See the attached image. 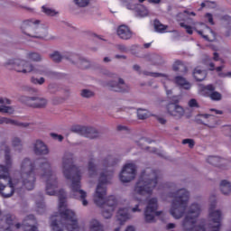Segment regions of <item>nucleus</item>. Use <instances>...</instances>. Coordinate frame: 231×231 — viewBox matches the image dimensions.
Listing matches in <instances>:
<instances>
[{"label": "nucleus", "mask_w": 231, "mask_h": 231, "mask_svg": "<svg viewBox=\"0 0 231 231\" xmlns=\"http://www.w3.org/2000/svg\"><path fill=\"white\" fill-rule=\"evenodd\" d=\"M15 110L12 106H0V113H6L7 115H14Z\"/></svg>", "instance_id": "obj_44"}, {"label": "nucleus", "mask_w": 231, "mask_h": 231, "mask_svg": "<svg viewBox=\"0 0 231 231\" xmlns=\"http://www.w3.org/2000/svg\"><path fill=\"white\" fill-rule=\"evenodd\" d=\"M216 88L212 85H208L206 87H203V91H208V97L211 98V100H221L223 97L221 96V93L215 91Z\"/></svg>", "instance_id": "obj_23"}, {"label": "nucleus", "mask_w": 231, "mask_h": 231, "mask_svg": "<svg viewBox=\"0 0 231 231\" xmlns=\"http://www.w3.org/2000/svg\"><path fill=\"white\" fill-rule=\"evenodd\" d=\"M207 162L210 165H215L216 167H217V165H219V163H221V162H223V160H221L217 156H209V157H208Z\"/></svg>", "instance_id": "obj_39"}, {"label": "nucleus", "mask_w": 231, "mask_h": 231, "mask_svg": "<svg viewBox=\"0 0 231 231\" xmlns=\"http://www.w3.org/2000/svg\"><path fill=\"white\" fill-rule=\"evenodd\" d=\"M182 143L183 145L188 144L189 149H193L196 143L194 142V139H184L182 140Z\"/></svg>", "instance_id": "obj_50"}, {"label": "nucleus", "mask_w": 231, "mask_h": 231, "mask_svg": "<svg viewBox=\"0 0 231 231\" xmlns=\"http://www.w3.org/2000/svg\"><path fill=\"white\" fill-rule=\"evenodd\" d=\"M170 198H173L170 214L174 219H181L187 212L189 208V201H190V192L187 189H180L174 192L170 193Z\"/></svg>", "instance_id": "obj_6"}, {"label": "nucleus", "mask_w": 231, "mask_h": 231, "mask_svg": "<svg viewBox=\"0 0 231 231\" xmlns=\"http://www.w3.org/2000/svg\"><path fill=\"white\" fill-rule=\"evenodd\" d=\"M81 134L87 138H90V140L98 138V136H100V133H98L97 130L93 127H82Z\"/></svg>", "instance_id": "obj_24"}, {"label": "nucleus", "mask_w": 231, "mask_h": 231, "mask_svg": "<svg viewBox=\"0 0 231 231\" xmlns=\"http://www.w3.org/2000/svg\"><path fill=\"white\" fill-rule=\"evenodd\" d=\"M193 77L197 82H201L207 79V72L199 68H196L193 71Z\"/></svg>", "instance_id": "obj_27"}, {"label": "nucleus", "mask_w": 231, "mask_h": 231, "mask_svg": "<svg viewBox=\"0 0 231 231\" xmlns=\"http://www.w3.org/2000/svg\"><path fill=\"white\" fill-rule=\"evenodd\" d=\"M206 17H207L208 23H211L212 25H214V17L212 16V14H210V13L206 14Z\"/></svg>", "instance_id": "obj_58"}, {"label": "nucleus", "mask_w": 231, "mask_h": 231, "mask_svg": "<svg viewBox=\"0 0 231 231\" xmlns=\"http://www.w3.org/2000/svg\"><path fill=\"white\" fill-rule=\"evenodd\" d=\"M220 190L225 196H228L231 192V184L226 180H222L220 183Z\"/></svg>", "instance_id": "obj_31"}, {"label": "nucleus", "mask_w": 231, "mask_h": 231, "mask_svg": "<svg viewBox=\"0 0 231 231\" xmlns=\"http://www.w3.org/2000/svg\"><path fill=\"white\" fill-rule=\"evenodd\" d=\"M143 74H144L146 77H153L154 79H158V77H162L163 79H166V80H169V75L163 73L143 71Z\"/></svg>", "instance_id": "obj_35"}, {"label": "nucleus", "mask_w": 231, "mask_h": 231, "mask_svg": "<svg viewBox=\"0 0 231 231\" xmlns=\"http://www.w3.org/2000/svg\"><path fill=\"white\" fill-rule=\"evenodd\" d=\"M193 231H206V230H205V226H196L193 228Z\"/></svg>", "instance_id": "obj_61"}, {"label": "nucleus", "mask_w": 231, "mask_h": 231, "mask_svg": "<svg viewBox=\"0 0 231 231\" xmlns=\"http://www.w3.org/2000/svg\"><path fill=\"white\" fill-rule=\"evenodd\" d=\"M4 221L5 223V226L0 227V231H10V226H14V225H15V217L11 214L5 215Z\"/></svg>", "instance_id": "obj_25"}, {"label": "nucleus", "mask_w": 231, "mask_h": 231, "mask_svg": "<svg viewBox=\"0 0 231 231\" xmlns=\"http://www.w3.org/2000/svg\"><path fill=\"white\" fill-rule=\"evenodd\" d=\"M44 82H46V79L44 78H35V77H32L31 78V83L34 84L35 86H42V84H44Z\"/></svg>", "instance_id": "obj_43"}, {"label": "nucleus", "mask_w": 231, "mask_h": 231, "mask_svg": "<svg viewBox=\"0 0 231 231\" xmlns=\"http://www.w3.org/2000/svg\"><path fill=\"white\" fill-rule=\"evenodd\" d=\"M107 88L110 91L115 93H129L131 87L122 78H118V80H111L107 83Z\"/></svg>", "instance_id": "obj_16"}, {"label": "nucleus", "mask_w": 231, "mask_h": 231, "mask_svg": "<svg viewBox=\"0 0 231 231\" xmlns=\"http://www.w3.org/2000/svg\"><path fill=\"white\" fill-rule=\"evenodd\" d=\"M153 26L155 32H158L159 33H163L168 28L167 25L162 24L160 20H154Z\"/></svg>", "instance_id": "obj_33"}, {"label": "nucleus", "mask_w": 231, "mask_h": 231, "mask_svg": "<svg viewBox=\"0 0 231 231\" xmlns=\"http://www.w3.org/2000/svg\"><path fill=\"white\" fill-rule=\"evenodd\" d=\"M188 106H189V107H191V108H193V107L199 108V103H198V100H196V98H191L188 102Z\"/></svg>", "instance_id": "obj_52"}, {"label": "nucleus", "mask_w": 231, "mask_h": 231, "mask_svg": "<svg viewBox=\"0 0 231 231\" xmlns=\"http://www.w3.org/2000/svg\"><path fill=\"white\" fill-rule=\"evenodd\" d=\"M3 185V189H0V194L3 198H12V196H14V192H15V189L20 188L19 184L12 179L11 182H5Z\"/></svg>", "instance_id": "obj_19"}, {"label": "nucleus", "mask_w": 231, "mask_h": 231, "mask_svg": "<svg viewBox=\"0 0 231 231\" xmlns=\"http://www.w3.org/2000/svg\"><path fill=\"white\" fill-rule=\"evenodd\" d=\"M180 100L168 103L165 106L166 115L175 120H181L185 116V108L179 104Z\"/></svg>", "instance_id": "obj_14"}, {"label": "nucleus", "mask_w": 231, "mask_h": 231, "mask_svg": "<svg viewBox=\"0 0 231 231\" xmlns=\"http://www.w3.org/2000/svg\"><path fill=\"white\" fill-rule=\"evenodd\" d=\"M113 212H115L113 208L103 207L102 216L105 219H111L113 217Z\"/></svg>", "instance_id": "obj_34"}, {"label": "nucleus", "mask_w": 231, "mask_h": 231, "mask_svg": "<svg viewBox=\"0 0 231 231\" xmlns=\"http://www.w3.org/2000/svg\"><path fill=\"white\" fill-rule=\"evenodd\" d=\"M136 174H138V167L133 162L126 163L123 166L120 173L119 180L121 183H131L134 180H136Z\"/></svg>", "instance_id": "obj_11"}, {"label": "nucleus", "mask_w": 231, "mask_h": 231, "mask_svg": "<svg viewBox=\"0 0 231 231\" xmlns=\"http://www.w3.org/2000/svg\"><path fill=\"white\" fill-rule=\"evenodd\" d=\"M64 97H54L51 99V102L54 106H59V104H62V102H64Z\"/></svg>", "instance_id": "obj_51"}, {"label": "nucleus", "mask_w": 231, "mask_h": 231, "mask_svg": "<svg viewBox=\"0 0 231 231\" xmlns=\"http://www.w3.org/2000/svg\"><path fill=\"white\" fill-rule=\"evenodd\" d=\"M209 116H212L211 115H208V114H204V115H198L195 117L196 122H198V124H203V125H208L207 124H205L204 120H207V118H208Z\"/></svg>", "instance_id": "obj_42"}, {"label": "nucleus", "mask_w": 231, "mask_h": 231, "mask_svg": "<svg viewBox=\"0 0 231 231\" xmlns=\"http://www.w3.org/2000/svg\"><path fill=\"white\" fill-rule=\"evenodd\" d=\"M75 5L79 8H86L89 5V0H74Z\"/></svg>", "instance_id": "obj_48"}, {"label": "nucleus", "mask_w": 231, "mask_h": 231, "mask_svg": "<svg viewBox=\"0 0 231 231\" xmlns=\"http://www.w3.org/2000/svg\"><path fill=\"white\" fill-rule=\"evenodd\" d=\"M117 35L123 41H129L133 37V32L127 27V25H120L117 28Z\"/></svg>", "instance_id": "obj_21"}, {"label": "nucleus", "mask_w": 231, "mask_h": 231, "mask_svg": "<svg viewBox=\"0 0 231 231\" xmlns=\"http://www.w3.org/2000/svg\"><path fill=\"white\" fill-rule=\"evenodd\" d=\"M136 13L139 15V17H147V15H149V9H147V7L143 5H140L136 9Z\"/></svg>", "instance_id": "obj_38"}, {"label": "nucleus", "mask_w": 231, "mask_h": 231, "mask_svg": "<svg viewBox=\"0 0 231 231\" xmlns=\"http://www.w3.org/2000/svg\"><path fill=\"white\" fill-rule=\"evenodd\" d=\"M148 60L152 62L154 66H161V64H163V59L160 55H150L148 58Z\"/></svg>", "instance_id": "obj_32"}, {"label": "nucleus", "mask_w": 231, "mask_h": 231, "mask_svg": "<svg viewBox=\"0 0 231 231\" xmlns=\"http://www.w3.org/2000/svg\"><path fill=\"white\" fill-rule=\"evenodd\" d=\"M37 208H38V212L40 214H42L46 209V205H44V203L42 202L37 203Z\"/></svg>", "instance_id": "obj_55"}, {"label": "nucleus", "mask_w": 231, "mask_h": 231, "mask_svg": "<svg viewBox=\"0 0 231 231\" xmlns=\"http://www.w3.org/2000/svg\"><path fill=\"white\" fill-rule=\"evenodd\" d=\"M160 176V171L152 168L143 170L134 187L132 193L133 198H136V195L145 196V194H152V190H154L156 185H158Z\"/></svg>", "instance_id": "obj_4"}, {"label": "nucleus", "mask_w": 231, "mask_h": 231, "mask_svg": "<svg viewBox=\"0 0 231 231\" xmlns=\"http://www.w3.org/2000/svg\"><path fill=\"white\" fill-rule=\"evenodd\" d=\"M89 231H104V226L97 219H92L89 224Z\"/></svg>", "instance_id": "obj_29"}, {"label": "nucleus", "mask_w": 231, "mask_h": 231, "mask_svg": "<svg viewBox=\"0 0 231 231\" xmlns=\"http://www.w3.org/2000/svg\"><path fill=\"white\" fill-rule=\"evenodd\" d=\"M4 68L6 69H13L17 73H23V75L36 73L37 75H44L45 77H48L51 73L46 67H44V65H35L26 60L19 58L8 59L4 63Z\"/></svg>", "instance_id": "obj_5"}, {"label": "nucleus", "mask_w": 231, "mask_h": 231, "mask_svg": "<svg viewBox=\"0 0 231 231\" xmlns=\"http://www.w3.org/2000/svg\"><path fill=\"white\" fill-rule=\"evenodd\" d=\"M128 10H135L136 5L133 3L134 0H121Z\"/></svg>", "instance_id": "obj_45"}, {"label": "nucleus", "mask_w": 231, "mask_h": 231, "mask_svg": "<svg viewBox=\"0 0 231 231\" xmlns=\"http://www.w3.org/2000/svg\"><path fill=\"white\" fill-rule=\"evenodd\" d=\"M51 136L54 138V140H58V142H62V140H64L62 135H59L57 134H51Z\"/></svg>", "instance_id": "obj_56"}, {"label": "nucleus", "mask_w": 231, "mask_h": 231, "mask_svg": "<svg viewBox=\"0 0 231 231\" xmlns=\"http://www.w3.org/2000/svg\"><path fill=\"white\" fill-rule=\"evenodd\" d=\"M132 212L135 213V212H142V208H140V202H138V204H136L134 207H133L131 208Z\"/></svg>", "instance_id": "obj_57"}, {"label": "nucleus", "mask_w": 231, "mask_h": 231, "mask_svg": "<svg viewBox=\"0 0 231 231\" xmlns=\"http://www.w3.org/2000/svg\"><path fill=\"white\" fill-rule=\"evenodd\" d=\"M13 147H23V139L21 137H14L12 139Z\"/></svg>", "instance_id": "obj_46"}, {"label": "nucleus", "mask_w": 231, "mask_h": 231, "mask_svg": "<svg viewBox=\"0 0 231 231\" xmlns=\"http://www.w3.org/2000/svg\"><path fill=\"white\" fill-rule=\"evenodd\" d=\"M116 217L117 221H119L120 225H123V223H125L127 219H131L129 209H127L126 208H120Z\"/></svg>", "instance_id": "obj_22"}, {"label": "nucleus", "mask_w": 231, "mask_h": 231, "mask_svg": "<svg viewBox=\"0 0 231 231\" xmlns=\"http://www.w3.org/2000/svg\"><path fill=\"white\" fill-rule=\"evenodd\" d=\"M172 69L173 71H179V73H187V66L180 60L174 62Z\"/></svg>", "instance_id": "obj_30"}, {"label": "nucleus", "mask_w": 231, "mask_h": 231, "mask_svg": "<svg viewBox=\"0 0 231 231\" xmlns=\"http://www.w3.org/2000/svg\"><path fill=\"white\" fill-rule=\"evenodd\" d=\"M175 84L180 86V88H183V89H190L191 86L189 81L183 77L177 76L175 78Z\"/></svg>", "instance_id": "obj_28"}, {"label": "nucleus", "mask_w": 231, "mask_h": 231, "mask_svg": "<svg viewBox=\"0 0 231 231\" xmlns=\"http://www.w3.org/2000/svg\"><path fill=\"white\" fill-rule=\"evenodd\" d=\"M216 202L215 200L210 204L209 208V224L208 231H219V226H221V212L216 210Z\"/></svg>", "instance_id": "obj_13"}, {"label": "nucleus", "mask_w": 231, "mask_h": 231, "mask_svg": "<svg viewBox=\"0 0 231 231\" xmlns=\"http://www.w3.org/2000/svg\"><path fill=\"white\" fill-rule=\"evenodd\" d=\"M116 48L121 53H127V51H128L127 47H125V45H124V44H117V45H116Z\"/></svg>", "instance_id": "obj_53"}, {"label": "nucleus", "mask_w": 231, "mask_h": 231, "mask_svg": "<svg viewBox=\"0 0 231 231\" xmlns=\"http://www.w3.org/2000/svg\"><path fill=\"white\" fill-rule=\"evenodd\" d=\"M32 152L36 156H47V154H50L48 145L40 139H37L32 143Z\"/></svg>", "instance_id": "obj_18"}, {"label": "nucleus", "mask_w": 231, "mask_h": 231, "mask_svg": "<svg viewBox=\"0 0 231 231\" xmlns=\"http://www.w3.org/2000/svg\"><path fill=\"white\" fill-rule=\"evenodd\" d=\"M159 124H162V125H165V124H167V119L163 118V117H158L157 118Z\"/></svg>", "instance_id": "obj_62"}, {"label": "nucleus", "mask_w": 231, "mask_h": 231, "mask_svg": "<svg viewBox=\"0 0 231 231\" xmlns=\"http://www.w3.org/2000/svg\"><path fill=\"white\" fill-rule=\"evenodd\" d=\"M66 59L79 69H89V68H91V61L83 56L74 55L67 57Z\"/></svg>", "instance_id": "obj_17"}, {"label": "nucleus", "mask_w": 231, "mask_h": 231, "mask_svg": "<svg viewBox=\"0 0 231 231\" xmlns=\"http://www.w3.org/2000/svg\"><path fill=\"white\" fill-rule=\"evenodd\" d=\"M26 59L30 60L31 62H42L44 58L42 57V54L37 52V51H29L26 53Z\"/></svg>", "instance_id": "obj_26"}, {"label": "nucleus", "mask_w": 231, "mask_h": 231, "mask_svg": "<svg viewBox=\"0 0 231 231\" xmlns=\"http://www.w3.org/2000/svg\"><path fill=\"white\" fill-rule=\"evenodd\" d=\"M5 165H0V189H3V183H11L10 168L12 167V157L10 151L5 150Z\"/></svg>", "instance_id": "obj_12"}, {"label": "nucleus", "mask_w": 231, "mask_h": 231, "mask_svg": "<svg viewBox=\"0 0 231 231\" xmlns=\"http://www.w3.org/2000/svg\"><path fill=\"white\" fill-rule=\"evenodd\" d=\"M39 20H24L21 24L23 33L32 37V39H42V41H53L55 36H48V29L39 26Z\"/></svg>", "instance_id": "obj_7"}, {"label": "nucleus", "mask_w": 231, "mask_h": 231, "mask_svg": "<svg viewBox=\"0 0 231 231\" xmlns=\"http://www.w3.org/2000/svg\"><path fill=\"white\" fill-rule=\"evenodd\" d=\"M125 231H136V229L133 226H128Z\"/></svg>", "instance_id": "obj_64"}, {"label": "nucleus", "mask_w": 231, "mask_h": 231, "mask_svg": "<svg viewBox=\"0 0 231 231\" xmlns=\"http://www.w3.org/2000/svg\"><path fill=\"white\" fill-rule=\"evenodd\" d=\"M80 97H82V98H93V97H95V92L88 88H84L80 91Z\"/></svg>", "instance_id": "obj_41"}, {"label": "nucleus", "mask_w": 231, "mask_h": 231, "mask_svg": "<svg viewBox=\"0 0 231 231\" xmlns=\"http://www.w3.org/2000/svg\"><path fill=\"white\" fill-rule=\"evenodd\" d=\"M120 160L113 155L102 156L99 155L97 158L90 157L87 164V176L88 178H97L99 172L98 183L94 193V203L97 207H106V208H116L118 201L115 196H107V188L106 185H109L113 180L115 171L111 167H116Z\"/></svg>", "instance_id": "obj_2"}, {"label": "nucleus", "mask_w": 231, "mask_h": 231, "mask_svg": "<svg viewBox=\"0 0 231 231\" xmlns=\"http://www.w3.org/2000/svg\"><path fill=\"white\" fill-rule=\"evenodd\" d=\"M163 217V216H165V213L163 211H156L154 212V217ZM156 221V218H154V222Z\"/></svg>", "instance_id": "obj_59"}, {"label": "nucleus", "mask_w": 231, "mask_h": 231, "mask_svg": "<svg viewBox=\"0 0 231 231\" xmlns=\"http://www.w3.org/2000/svg\"><path fill=\"white\" fill-rule=\"evenodd\" d=\"M156 210H158V199H148L147 205L144 209L145 223H154V212H156Z\"/></svg>", "instance_id": "obj_15"}, {"label": "nucleus", "mask_w": 231, "mask_h": 231, "mask_svg": "<svg viewBox=\"0 0 231 231\" xmlns=\"http://www.w3.org/2000/svg\"><path fill=\"white\" fill-rule=\"evenodd\" d=\"M180 26H181V28H185L187 33H189V35H192L193 31H192L191 26H189V25L185 24L184 23H180Z\"/></svg>", "instance_id": "obj_54"}, {"label": "nucleus", "mask_w": 231, "mask_h": 231, "mask_svg": "<svg viewBox=\"0 0 231 231\" xmlns=\"http://www.w3.org/2000/svg\"><path fill=\"white\" fill-rule=\"evenodd\" d=\"M35 180V163L25 158L20 164V181L24 189L33 190Z\"/></svg>", "instance_id": "obj_8"}, {"label": "nucleus", "mask_w": 231, "mask_h": 231, "mask_svg": "<svg viewBox=\"0 0 231 231\" xmlns=\"http://www.w3.org/2000/svg\"><path fill=\"white\" fill-rule=\"evenodd\" d=\"M209 111L215 113L216 115H223V111L222 110H217L216 108H211V109H209Z\"/></svg>", "instance_id": "obj_63"}, {"label": "nucleus", "mask_w": 231, "mask_h": 231, "mask_svg": "<svg viewBox=\"0 0 231 231\" xmlns=\"http://www.w3.org/2000/svg\"><path fill=\"white\" fill-rule=\"evenodd\" d=\"M74 157L71 152H65L62 158V172L66 180L71 181L70 189L71 194L74 198H77L82 201L83 207H88V202L86 198H88V193L81 189L80 178L82 176V171L79 166L74 164Z\"/></svg>", "instance_id": "obj_3"}, {"label": "nucleus", "mask_w": 231, "mask_h": 231, "mask_svg": "<svg viewBox=\"0 0 231 231\" xmlns=\"http://www.w3.org/2000/svg\"><path fill=\"white\" fill-rule=\"evenodd\" d=\"M19 101L32 109H46L48 107V98L41 96H21Z\"/></svg>", "instance_id": "obj_10"}, {"label": "nucleus", "mask_w": 231, "mask_h": 231, "mask_svg": "<svg viewBox=\"0 0 231 231\" xmlns=\"http://www.w3.org/2000/svg\"><path fill=\"white\" fill-rule=\"evenodd\" d=\"M21 90L23 91V93H37V89L30 86H23Z\"/></svg>", "instance_id": "obj_49"}, {"label": "nucleus", "mask_w": 231, "mask_h": 231, "mask_svg": "<svg viewBox=\"0 0 231 231\" xmlns=\"http://www.w3.org/2000/svg\"><path fill=\"white\" fill-rule=\"evenodd\" d=\"M201 214V206L198 203H192L188 208L184 218L181 221L183 231H192L198 223V217Z\"/></svg>", "instance_id": "obj_9"}, {"label": "nucleus", "mask_w": 231, "mask_h": 231, "mask_svg": "<svg viewBox=\"0 0 231 231\" xmlns=\"http://www.w3.org/2000/svg\"><path fill=\"white\" fill-rule=\"evenodd\" d=\"M43 14H47L49 17H55V15H59V12L55 9H51L50 7L42 6Z\"/></svg>", "instance_id": "obj_37"}, {"label": "nucleus", "mask_w": 231, "mask_h": 231, "mask_svg": "<svg viewBox=\"0 0 231 231\" xmlns=\"http://www.w3.org/2000/svg\"><path fill=\"white\" fill-rule=\"evenodd\" d=\"M4 124L6 125H15L16 127H20V129H28L30 127V123H23L8 117L0 118V125H4Z\"/></svg>", "instance_id": "obj_20"}, {"label": "nucleus", "mask_w": 231, "mask_h": 231, "mask_svg": "<svg viewBox=\"0 0 231 231\" xmlns=\"http://www.w3.org/2000/svg\"><path fill=\"white\" fill-rule=\"evenodd\" d=\"M39 171L42 180L46 182V193L49 196H58L59 198L58 212L51 217L50 226L51 230L63 231L60 228L61 225L68 231H80L75 211L68 208L66 193L62 189L57 190L59 182L57 181L55 171L51 169V163L48 161L41 162Z\"/></svg>", "instance_id": "obj_1"}, {"label": "nucleus", "mask_w": 231, "mask_h": 231, "mask_svg": "<svg viewBox=\"0 0 231 231\" xmlns=\"http://www.w3.org/2000/svg\"><path fill=\"white\" fill-rule=\"evenodd\" d=\"M48 91L51 95H55V93H57L59 91V86H57V84L51 83L48 86Z\"/></svg>", "instance_id": "obj_47"}, {"label": "nucleus", "mask_w": 231, "mask_h": 231, "mask_svg": "<svg viewBox=\"0 0 231 231\" xmlns=\"http://www.w3.org/2000/svg\"><path fill=\"white\" fill-rule=\"evenodd\" d=\"M49 57L50 59H51V60H53V62H56V63L62 62V60L64 59V57L60 55V52L57 51L51 53Z\"/></svg>", "instance_id": "obj_36"}, {"label": "nucleus", "mask_w": 231, "mask_h": 231, "mask_svg": "<svg viewBox=\"0 0 231 231\" xmlns=\"http://www.w3.org/2000/svg\"><path fill=\"white\" fill-rule=\"evenodd\" d=\"M173 228H176V224L174 223H169L167 226H166V229L170 230V231H174Z\"/></svg>", "instance_id": "obj_60"}, {"label": "nucleus", "mask_w": 231, "mask_h": 231, "mask_svg": "<svg viewBox=\"0 0 231 231\" xmlns=\"http://www.w3.org/2000/svg\"><path fill=\"white\" fill-rule=\"evenodd\" d=\"M137 116L139 120H145L149 118V111L147 109H137Z\"/></svg>", "instance_id": "obj_40"}]
</instances>
